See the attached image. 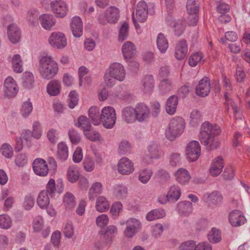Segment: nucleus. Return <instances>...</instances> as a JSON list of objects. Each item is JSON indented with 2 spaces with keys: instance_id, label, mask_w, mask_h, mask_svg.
<instances>
[{
  "instance_id": "a878e982",
  "label": "nucleus",
  "mask_w": 250,
  "mask_h": 250,
  "mask_svg": "<svg viewBox=\"0 0 250 250\" xmlns=\"http://www.w3.org/2000/svg\"><path fill=\"white\" fill-rule=\"evenodd\" d=\"M142 86L144 92H151L154 87V80L152 76H146L142 81Z\"/></svg>"
},
{
  "instance_id": "79ce46f5",
  "label": "nucleus",
  "mask_w": 250,
  "mask_h": 250,
  "mask_svg": "<svg viewBox=\"0 0 250 250\" xmlns=\"http://www.w3.org/2000/svg\"><path fill=\"white\" fill-rule=\"evenodd\" d=\"M63 203L66 209H71L74 208L76 204L74 196L72 193H66L64 196Z\"/></svg>"
},
{
  "instance_id": "bb28decb",
  "label": "nucleus",
  "mask_w": 250,
  "mask_h": 250,
  "mask_svg": "<svg viewBox=\"0 0 250 250\" xmlns=\"http://www.w3.org/2000/svg\"><path fill=\"white\" fill-rule=\"evenodd\" d=\"M46 89L49 95L53 96H57L60 93L61 83L58 80H52L47 84Z\"/></svg>"
},
{
  "instance_id": "603ef678",
  "label": "nucleus",
  "mask_w": 250,
  "mask_h": 250,
  "mask_svg": "<svg viewBox=\"0 0 250 250\" xmlns=\"http://www.w3.org/2000/svg\"><path fill=\"white\" fill-rule=\"evenodd\" d=\"M234 170L230 165L227 166L223 171L222 177L225 180H230L233 178Z\"/></svg>"
},
{
  "instance_id": "ea45409f",
  "label": "nucleus",
  "mask_w": 250,
  "mask_h": 250,
  "mask_svg": "<svg viewBox=\"0 0 250 250\" xmlns=\"http://www.w3.org/2000/svg\"><path fill=\"white\" fill-rule=\"evenodd\" d=\"M75 125L77 127L81 128L83 129V133L91 129V124L88 119L86 117L84 116H81L79 117L77 122L75 124Z\"/></svg>"
},
{
  "instance_id": "4d7b16f0",
  "label": "nucleus",
  "mask_w": 250,
  "mask_h": 250,
  "mask_svg": "<svg viewBox=\"0 0 250 250\" xmlns=\"http://www.w3.org/2000/svg\"><path fill=\"white\" fill-rule=\"evenodd\" d=\"M204 198L208 205L212 206L213 205L217 204V203L218 199V193L216 192H214L209 195H205Z\"/></svg>"
},
{
  "instance_id": "4468645a",
  "label": "nucleus",
  "mask_w": 250,
  "mask_h": 250,
  "mask_svg": "<svg viewBox=\"0 0 250 250\" xmlns=\"http://www.w3.org/2000/svg\"><path fill=\"white\" fill-rule=\"evenodd\" d=\"M117 169L120 174L128 175L133 172L135 168L132 161L128 158L123 157L118 163Z\"/></svg>"
},
{
  "instance_id": "f03ea898",
  "label": "nucleus",
  "mask_w": 250,
  "mask_h": 250,
  "mask_svg": "<svg viewBox=\"0 0 250 250\" xmlns=\"http://www.w3.org/2000/svg\"><path fill=\"white\" fill-rule=\"evenodd\" d=\"M125 76V71L124 66L120 63L114 62L110 64L104 75L105 85L111 87L115 83V80L123 81Z\"/></svg>"
},
{
  "instance_id": "39448f33",
  "label": "nucleus",
  "mask_w": 250,
  "mask_h": 250,
  "mask_svg": "<svg viewBox=\"0 0 250 250\" xmlns=\"http://www.w3.org/2000/svg\"><path fill=\"white\" fill-rule=\"evenodd\" d=\"M184 122L182 118L177 117L170 121L166 131V137L170 141L174 140L184 131Z\"/></svg>"
},
{
  "instance_id": "7ed1b4c3",
  "label": "nucleus",
  "mask_w": 250,
  "mask_h": 250,
  "mask_svg": "<svg viewBox=\"0 0 250 250\" xmlns=\"http://www.w3.org/2000/svg\"><path fill=\"white\" fill-rule=\"evenodd\" d=\"M40 72L44 79L53 78L58 71V63L49 56L43 57L40 60Z\"/></svg>"
},
{
  "instance_id": "b1692460",
  "label": "nucleus",
  "mask_w": 250,
  "mask_h": 250,
  "mask_svg": "<svg viewBox=\"0 0 250 250\" xmlns=\"http://www.w3.org/2000/svg\"><path fill=\"white\" fill-rule=\"evenodd\" d=\"M135 109L136 119L140 122L146 120L149 116L148 108L143 104H137Z\"/></svg>"
},
{
  "instance_id": "9b49d317",
  "label": "nucleus",
  "mask_w": 250,
  "mask_h": 250,
  "mask_svg": "<svg viewBox=\"0 0 250 250\" xmlns=\"http://www.w3.org/2000/svg\"><path fill=\"white\" fill-rule=\"evenodd\" d=\"M19 87L15 80L11 77H8L4 81V95L8 98L15 97L19 92Z\"/></svg>"
},
{
  "instance_id": "aec40b11",
  "label": "nucleus",
  "mask_w": 250,
  "mask_h": 250,
  "mask_svg": "<svg viewBox=\"0 0 250 250\" xmlns=\"http://www.w3.org/2000/svg\"><path fill=\"white\" fill-rule=\"evenodd\" d=\"M188 51V45L185 40L179 41L175 46V57L178 60L183 59L187 55Z\"/></svg>"
},
{
  "instance_id": "8fccbe9b",
  "label": "nucleus",
  "mask_w": 250,
  "mask_h": 250,
  "mask_svg": "<svg viewBox=\"0 0 250 250\" xmlns=\"http://www.w3.org/2000/svg\"><path fill=\"white\" fill-rule=\"evenodd\" d=\"M12 220L7 215H0V228L3 229H8L12 226Z\"/></svg>"
},
{
  "instance_id": "052dcab7",
  "label": "nucleus",
  "mask_w": 250,
  "mask_h": 250,
  "mask_svg": "<svg viewBox=\"0 0 250 250\" xmlns=\"http://www.w3.org/2000/svg\"><path fill=\"white\" fill-rule=\"evenodd\" d=\"M33 107L31 103L27 101L23 103L21 108V113L23 116L27 117L32 111Z\"/></svg>"
},
{
  "instance_id": "13d9d810",
  "label": "nucleus",
  "mask_w": 250,
  "mask_h": 250,
  "mask_svg": "<svg viewBox=\"0 0 250 250\" xmlns=\"http://www.w3.org/2000/svg\"><path fill=\"white\" fill-rule=\"evenodd\" d=\"M23 84L25 87L27 88H30L32 87L33 83L34 82V80L33 75L31 73H25L23 76Z\"/></svg>"
},
{
  "instance_id": "e433bc0d",
  "label": "nucleus",
  "mask_w": 250,
  "mask_h": 250,
  "mask_svg": "<svg viewBox=\"0 0 250 250\" xmlns=\"http://www.w3.org/2000/svg\"><path fill=\"white\" fill-rule=\"evenodd\" d=\"M37 202L38 206L42 208H45L48 206L50 200L47 191L42 190L40 192Z\"/></svg>"
},
{
  "instance_id": "6ab92c4d",
  "label": "nucleus",
  "mask_w": 250,
  "mask_h": 250,
  "mask_svg": "<svg viewBox=\"0 0 250 250\" xmlns=\"http://www.w3.org/2000/svg\"><path fill=\"white\" fill-rule=\"evenodd\" d=\"M147 5L145 1L139 2L137 6L135 18L136 21L140 22H144L147 18Z\"/></svg>"
},
{
  "instance_id": "0eeeda50",
  "label": "nucleus",
  "mask_w": 250,
  "mask_h": 250,
  "mask_svg": "<svg viewBox=\"0 0 250 250\" xmlns=\"http://www.w3.org/2000/svg\"><path fill=\"white\" fill-rule=\"evenodd\" d=\"M116 120V112L113 107L108 106L102 109L101 110V122L105 127L112 128L115 125Z\"/></svg>"
},
{
  "instance_id": "5701e85b",
  "label": "nucleus",
  "mask_w": 250,
  "mask_h": 250,
  "mask_svg": "<svg viewBox=\"0 0 250 250\" xmlns=\"http://www.w3.org/2000/svg\"><path fill=\"white\" fill-rule=\"evenodd\" d=\"M40 22L45 29L50 30L56 23V20L51 14H42L40 16Z\"/></svg>"
},
{
  "instance_id": "7c9ffc66",
  "label": "nucleus",
  "mask_w": 250,
  "mask_h": 250,
  "mask_svg": "<svg viewBox=\"0 0 250 250\" xmlns=\"http://www.w3.org/2000/svg\"><path fill=\"white\" fill-rule=\"evenodd\" d=\"M88 115L92 123L95 125H99L101 122V114L100 109L96 106L91 107L89 109Z\"/></svg>"
},
{
  "instance_id": "864d4df0",
  "label": "nucleus",
  "mask_w": 250,
  "mask_h": 250,
  "mask_svg": "<svg viewBox=\"0 0 250 250\" xmlns=\"http://www.w3.org/2000/svg\"><path fill=\"white\" fill-rule=\"evenodd\" d=\"M152 175V172L149 169H144L140 171L139 179L143 183H146Z\"/></svg>"
},
{
  "instance_id": "2f4dec72",
  "label": "nucleus",
  "mask_w": 250,
  "mask_h": 250,
  "mask_svg": "<svg viewBox=\"0 0 250 250\" xmlns=\"http://www.w3.org/2000/svg\"><path fill=\"white\" fill-rule=\"evenodd\" d=\"M103 191V186L100 182L93 183L89 190L88 197L89 200H93L99 194H101Z\"/></svg>"
},
{
  "instance_id": "f257e3e1",
  "label": "nucleus",
  "mask_w": 250,
  "mask_h": 250,
  "mask_svg": "<svg viewBox=\"0 0 250 250\" xmlns=\"http://www.w3.org/2000/svg\"><path fill=\"white\" fill-rule=\"evenodd\" d=\"M218 125L208 122H204L201 126L199 139L201 143L210 149L216 148L218 146Z\"/></svg>"
},
{
  "instance_id": "4c0bfd02",
  "label": "nucleus",
  "mask_w": 250,
  "mask_h": 250,
  "mask_svg": "<svg viewBox=\"0 0 250 250\" xmlns=\"http://www.w3.org/2000/svg\"><path fill=\"white\" fill-rule=\"evenodd\" d=\"M124 119L127 123H132L136 119L135 109L130 107L125 108L123 111Z\"/></svg>"
},
{
  "instance_id": "393cba45",
  "label": "nucleus",
  "mask_w": 250,
  "mask_h": 250,
  "mask_svg": "<svg viewBox=\"0 0 250 250\" xmlns=\"http://www.w3.org/2000/svg\"><path fill=\"white\" fill-rule=\"evenodd\" d=\"M8 36L10 41L13 43L20 41L21 32L16 25L12 24L8 26Z\"/></svg>"
},
{
  "instance_id": "9d476101",
  "label": "nucleus",
  "mask_w": 250,
  "mask_h": 250,
  "mask_svg": "<svg viewBox=\"0 0 250 250\" xmlns=\"http://www.w3.org/2000/svg\"><path fill=\"white\" fill-rule=\"evenodd\" d=\"M186 155L189 161H196L201 155V146L197 141H192L189 143L186 147Z\"/></svg>"
},
{
  "instance_id": "bf43d9fd",
  "label": "nucleus",
  "mask_w": 250,
  "mask_h": 250,
  "mask_svg": "<svg viewBox=\"0 0 250 250\" xmlns=\"http://www.w3.org/2000/svg\"><path fill=\"white\" fill-rule=\"evenodd\" d=\"M42 131L40 124L38 122L34 123L33 125L32 137L36 139H39L42 136Z\"/></svg>"
},
{
  "instance_id": "cd10ccee",
  "label": "nucleus",
  "mask_w": 250,
  "mask_h": 250,
  "mask_svg": "<svg viewBox=\"0 0 250 250\" xmlns=\"http://www.w3.org/2000/svg\"><path fill=\"white\" fill-rule=\"evenodd\" d=\"M160 154L156 146H150L148 147L147 151L145 152V154L143 156V159L146 162L149 163L151 162L152 158H156Z\"/></svg>"
},
{
  "instance_id": "f704fd0d",
  "label": "nucleus",
  "mask_w": 250,
  "mask_h": 250,
  "mask_svg": "<svg viewBox=\"0 0 250 250\" xmlns=\"http://www.w3.org/2000/svg\"><path fill=\"white\" fill-rule=\"evenodd\" d=\"M204 56L202 52H195L192 53L188 59V64L190 66L194 67L202 64L204 62Z\"/></svg>"
},
{
  "instance_id": "473e14b6",
  "label": "nucleus",
  "mask_w": 250,
  "mask_h": 250,
  "mask_svg": "<svg viewBox=\"0 0 250 250\" xmlns=\"http://www.w3.org/2000/svg\"><path fill=\"white\" fill-rule=\"evenodd\" d=\"M57 158L62 161L66 160L68 156V149L66 144L63 142L58 144L57 151Z\"/></svg>"
},
{
  "instance_id": "6e6d98bb",
  "label": "nucleus",
  "mask_w": 250,
  "mask_h": 250,
  "mask_svg": "<svg viewBox=\"0 0 250 250\" xmlns=\"http://www.w3.org/2000/svg\"><path fill=\"white\" fill-rule=\"evenodd\" d=\"M83 133L86 138L91 141H100L101 139L100 134L95 130H91V129Z\"/></svg>"
},
{
  "instance_id": "6e6552de",
  "label": "nucleus",
  "mask_w": 250,
  "mask_h": 250,
  "mask_svg": "<svg viewBox=\"0 0 250 250\" xmlns=\"http://www.w3.org/2000/svg\"><path fill=\"white\" fill-rule=\"evenodd\" d=\"M198 0H188L187 11L189 15L188 18V24L189 26H195L198 20L199 6Z\"/></svg>"
},
{
  "instance_id": "e2e57ef3",
  "label": "nucleus",
  "mask_w": 250,
  "mask_h": 250,
  "mask_svg": "<svg viewBox=\"0 0 250 250\" xmlns=\"http://www.w3.org/2000/svg\"><path fill=\"white\" fill-rule=\"evenodd\" d=\"M109 221L108 216L105 214H101L98 216L96 220V225L101 228H104L107 225Z\"/></svg>"
},
{
  "instance_id": "f8f14e48",
  "label": "nucleus",
  "mask_w": 250,
  "mask_h": 250,
  "mask_svg": "<svg viewBox=\"0 0 250 250\" xmlns=\"http://www.w3.org/2000/svg\"><path fill=\"white\" fill-rule=\"evenodd\" d=\"M51 10L56 17L63 18L68 12V6L62 0H55L50 3Z\"/></svg>"
},
{
  "instance_id": "de8ad7c7",
  "label": "nucleus",
  "mask_w": 250,
  "mask_h": 250,
  "mask_svg": "<svg viewBox=\"0 0 250 250\" xmlns=\"http://www.w3.org/2000/svg\"><path fill=\"white\" fill-rule=\"evenodd\" d=\"M172 88L171 81L169 79H163L160 82L159 89L163 93L170 91Z\"/></svg>"
},
{
  "instance_id": "680f3d73",
  "label": "nucleus",
  "mask_w": 250,
  "mask_h": 250,
  "mask_svg": "<svg viewBox=\"0 0 250 250\" xmlns=\"http://www.w3.org/2000/svg\"><path fill=\"white\" fill-rule=\"evenodd\" d=\"M209 241L211 243H217L219 240V231L215 228H212L208 235Z\"/></svg>"
},
{
  "instance_id": "37998d69",
  "label": "nucleus",
  "mask_w": 250,
  "mask_h": 250,
  "mask_svg": "<svg viewBox=\"0 0 250 250\" xmlns=\"http://www.w3.org/2000/svg\"><path fill=\"white\" fill-rule=\"evenodd\" d=\"M165 216V211L162 209H154L148 212L146 216L148 221L162 218Z\"/></svg>"
},
{
  "instance_id": "72a5a7b5",
  "label": "nucleus",
  "mask_w": 250,
  "mask_h": 250,
  "mask_svg": "<svg viewBox=\"0 0 250 250\" xmlns=\"http://www.w3.org/2000/svg\"><path fill=\"white\" fill-rule=\"evenodd\" d=\"M79 177L80 173L77 166H70L67 171V178L68 181L71 183H75Z\"/></svg>"
},
{
  "instance_id": "0e129e2a",
  "label": "nucleus",
  "mask_w": 250,
  "mask_h": 250,
  "mask_svg": "<svg viewBox=\"0 0 250 250\" xmlns=\"http://www.w3.org/2000/svg\"><path fill=\"white\" fill-rule=\"evenodd\" d=\"M78 102V95L76 91H72L70 92L68 99V106L70 108H73Z\"/></svg>"
},
{
  "instance_id": "a19ab883",
  "label": "nucleus",
  "mask_w": 250,
  "mask_h": 250,
  "mask_svg": "<svg viewBox=\"0 0 250 250\" xmlns=\"http://www.w3.org/2000/svg\"><path fill=\"white\" fill-rule=\"evenodd\" d=\"M170 25L174 28L175 34L177 36H180L184 32L186 26V21L185 20L183 19H180L174 22Z\"/></svg>"
},
{
  "instance_id": "3c124183",
  "label": "nucleus",
  "mask_w": 250,
  "mask_h": 250,
  "mask_svg": "<svg viewBox=\"0 0 250 250\" xmlns=\"http://www.w3.org/2000/svg\"><path fill=\"white\" fill-rule=\"evenodd\" d=\"M235 79L238 83H242L246 78V73L244 68L241 65H237L236 68Z\"/></svg>"
},
{
  "instance_id": "c756f323",
  "label": "nucleus",
  "mask_w": 250,
  "mask_h": 250,
  "mask_svg": "<svg viewBox=\"0 0 250 250\" xmlns=\"http://www.w3.org/2000/svg\"><path fill=\"white\" fill-rule=\"evenodd\" d=\"M109 203L104 196H99L96 200L95 208L99 212H104L109 208Z\"/></svg>"
},
{
  "instance_id": "a18cd8bd",
  "label": "nucleus",
  "mask_w": 250,
  "mask_h": 250,
  "mask_svg": "<svg viewBox=\"0 0 250 250\" xmlns=\"http://www.w3.org/2000/svg\"><path fill=\"white\" fill-rule=\"evenodd\" d=\"M12 64L15 72L21 73L22 71V61L19 55L16 54L13 56L12 59Z\"/></svg>"
},
{
  "instance_id": "f3484780",
  "label": "nucleus",
  "mask_w": 250,
  "mask_h": 250,
  "mask_svg": "<svg viewBox=\"0 0 250 250\" xmlns=\"http://www.w3.org/2000/svg\"><path fill=\"white\" fill-rule=\"evenodd\" d=\"M210 84L208 77H204L201 79L196 87V93L201 97H206L209 93Z\"/></svg>"
},
{
  "instance_id": "20e7f679",
  "label": "nucleus",
  "mask_w": 250,
  "mask_h": 250,
  "mask_svg": "<svg viewBox=\"0 0 250 250\" xmlns=\"http://www.w3.org/2000/svg\"><path fill=\"white\" fill-rule=\"evenodd\" d=\"M222 75L223 85L225 88V92L224 93V98L225 99V104L226 105H228L229 103H230L231 106L233 110L235 118L236 119H241L242 115L241 107L237 106L235 103L232 102L231 99H230L229 96L232 92V86L230 80L223 73H222Z\"/></svg>"
},
{
  "instance_id": "5fc2aeb1",
  "label": "nucleus",
  "mask_w": 250,
  "mask_h": 250,
  "mask_svg": "<svg viewBox=\"0 0 250 250\" xmlns=\"http://www.w3.org/2000/svg\"><path fill=\"white\" fill-rule=\"evenodd\" d=\"M209 173L212 176L219 174V157H216L212 161L209 168Z\"/></svg>"
},
{
  "instance_id": "338daca9",
  "label": "nucleus",
  "mask_w": 250,
  "mask_h": 250,
  "mask_svg": "<svg viewBox=\"0 0 250 250\" xmlns=\"http://www.w3.org/2000/svg\"><path fill=\"white\" fill-rule=\"evenodd\" d=\"M128 25L127 23H124L120 30L119 39L121 41H124L128 36Z\"/></svg>"
},
{
  "instance_id": "69168bd1",
  "label": "nucleus",
  "mask_w": 250,
  "mask_h": 250,
  "mask_svg": "<svg viewBox=\"0 0 250 250\" xmlns=\"http://www.w3.org/2000/svg\"><path fill=\"white\" fill-rule=\"evenodd\" d=\"M27 158L25 154L21 153L16 156L15 158V163L18 167H23L27 164Z\"/></svg>"
},
{
  "instance_id": "4be33fe9",
  "label": "nucleus",
  "mask_w": 250,
  "mask_h": 250,
  "mask_svg": "<svg viewBox=\"0 0 250 250\" xmlns=\"http://www.w3.org/2000/svg\"><path fill=\"white\" fill-rule=\"evenodd\" d=\"M174 177L177 182L181 185H185L189 182L191 176L188 171L185 168H179L174 173Z\"/></svg>"
},
{
  "instance_id": "09e8293b",
  "label": "nucleus",
  "mask_w": 250,
  "mask_h": 250,
  "mask_svg": "<svg viewBox=\"0 0 250 250\" xmlns=\"http://www.w3.org/2000/svg\"><path fill=\"white\" fill-rule=\"evenodd\" d=\"M127 193V188L124 186L117 185L114 188V194L118 199H122L125 197Z\"/></svg>"
},
{
  "instance_id": "c85d7f7f",
  "label": "nucleus",
  "mask_w": 250,
  "mask_h": 250,
  "mask_svg": "<svg viewBox=\"0 0 250 250\" xmlns=\"http://www.w3.org/2000/svg\"><path fill=\"white\" fill-rule=\"evenodd\" d=\"M178 102V98L175 95H172L167 99L166 109L168 114L170 115L174 114L176 110Z\"/></svg>"
},
{
  "instance_id": "49530a36",
  "label": "nucleus",
  "mask_w": 250,
  "mask_h": 250,
  "mask_svg": "<svg viewBox=\"0 0 250 250\" xmlns=\"http://www.w3.org/2000/svg\"><path fill=\"white\" fill-rule=\"evenodd\" d=\"M0 151L5 158H10L13 155V149L9 144H3L0 148Z\"/></svg>"
},
{
  "instance_id": "2eb2a0df",
  "label": "nucleus",
  "mask_w": 250,
  "mask_h": 250,
  "mask_svg": "<svg viewBox=\"0 0 250 250\" xmlns=\"http://www.w3.org/2000/svg\"><path fill=\"white\" fill-rule=\"evenodd\" d=\"M126 224L127 227L124 231V235L127 238L133 237L141 227L140 222L135 218L129 219Z\"/></svg>"
},
{
  "instance_id": "a211bd4d",
  "label": "nucleus",
  "mask_w": 250,
  "mask_h": 250,
  "mask_svg": "<svg viewBox=\"0 0 250 250\" xmlns=\"http://www.w3.org/2000/svg\"><path fill=\"white\" fill-rule=\"evenodd\" d=\"M70 28L75 37H80L83 34V22L79 17H74L71 20Z\"/></svg>"
},
{
  "instance_id": "ddd939ff",
  "label": "nucleus",
  "mask_w": 250,
  "mask_h": 250,
  "mask_svg": "<svg viewBox=\"0 0 250 250\" xmlns=\"http://www.w3.org/2000/svg\"><path fill=\"white\" fill-rule=\"evenodd\" d=\"M32 167L34 173L39 176L45 177L48 174V166L43 159H35L32 163Z\"/></svg>"
},
{
  "instance_id": "412c9836",
  "label": "nucleus",
  "mask_w": 250,
  "mask_h": 250,
  "mask_svg": "<svg viewBox=\"0 0 250 250\" xmlns=\"http://www.w3.org/2000/svg\"><path fill=\"white\" fill-rule=\"evenodd\" d=\"M122 53L126 61L133 58L136 54V49L134 44L130 42H126L122 46Z\"/></svg>"
},
{
  "instance_id": "774afa93",
  "label": "nucleus",
  "mask_w": 250,
  "mask_h": 250,
  "mask_svg": "<svg viewBox=\"0 0 250 250\" xmlns=\"http://www.w3.org/2000/svg\"><path fill=\"white\" fill-rule=\"evenodd\" d=\"M123 208L122 204L120 202H115L112 205L110 209V212L113 216L117 217Z\"/></svg>"
},
{
  "instance_id": "dca6fc26",
  "label": "nucleus",
  "mask_w": 250,
  "mask_h": 250,
  "mask_svg": "<svg viewBox=\"0 0 250 250\" xmlns=\"http://www.w3.org/2000/svg\"><path fill=\"white\" fill-rule=\"evenodd\" d=\"M229 222L232 226L236 227L244 224L246 219L241 211L236 209L229 213Z\"/></svg>"
},
{
  "instance_id": "1a4fd4ad",
  "label": "nucleus",
  "mask_w": 250,
  "mask_h": 250,
  "mask_svg": "<svg viewBox=\"0 0 250 250\" xmlns=\"http://www.w3.org/2000/svg\"><path fill=\"white\" fill-rule=\"evenodd\" d=\"M49 44L54 48L62 49L67 45L65 35L60 32H53L48 38Z\"/></svg>"
},
{
  "instance_id": "423d86ee",
  "label": "nucleus",
  "mask_w": 250,
  "mask_h": 250,
  "mask_svg": "<svg viewBox=\"0 0 250 250\" xmlns=\"http://www.w3.org/2000/svg\"><path fill=\"white\" fill-rule=\"evenodd\" d=\"M120 16L119 9L114 6L109 7L105 11L100 14L98 18L100 24H105L107 23H114L117 21Z\"/></svg>"
},
{
  "instance_id": "58836bf2",
  "label": "nucleus",
  "mask_w": 250,
  "mask_h": 250,
  "mask_svg": "<svg viewBox=\"0 0 250 250\" xmlns=\"http://www.w3.org/2000/svg\"><path fill=\"white\" fill-rule=\"evenodd\" d=\"M157 45L161 53H165L168 47V43L164 35L160 33L157 38Z\"/></svg>"
},
{
  "instance_id": "c9c22d12",
  "label": "nucleus",
  "mask_w": 250,
  "mask_h": 250,
  "mask_svg": "<svg viewBox=\"0 0 250 250\" xmlns=\"http://www.w3.org/2000/svg\"><path fill=\"white\" fill-rule=\"evenodd\" d=\"M177 208L181 215L187 216L191 212L192 204L189 201L182 202L178 204Z\"/></svg>"
},
{
  "instance_id": "c03bdc74",
  "label": "nucleus",
  "mask_w": 250,
  "mask_h": 250,
  "mask_svg": "<svg viewBox=\"0 0 250 250\" xmlns=\"http://www.w3.org/2000/svg\"><path fill=\"white\" fill-rule=\"evenodd\" d=\"M169 200L177 201L181 195V191L177 186L173 185L169 188L167 193Z\"/></svg>"
}]
</instances>
